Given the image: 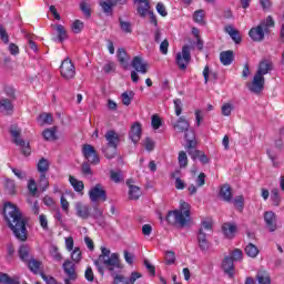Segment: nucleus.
I'll return each mask as SVG.
<instances>
[{"mask_svg":"<svg viewBox=\"0 0 284 284\" xmlns=\"http://www.w3.org/2000/svg\"><path fill=\"white\" fill-rule=\"evenodd\" d=\"M120 28L122 32L131 33L132 32V23L123 21L121 18L119 19Z\"/></svg>","mask_w":284,"mask_h":284,"instance_id":"obj_59","label":"nucleus"},{"mask_svg":"<svg viewBox=\"0 0 284 284\" xmlns=\"http://www.w3.org/2000/svg\"><path fill=\"white\" fill-rule=\"evenodd\" d=\"M42 136L44 141H57V126H53L51 129H45L42 132Z\"/></svg>","mask_w":284,"mask_h":284,"instance_id":"obj_34","label":"nucleus"},{"mask_svg":"<svg viewBox=\"0 0 284 284\" xmlns=\"http://www.w3.org/2000/svg\"><path fill=\"white\" fill-rule=\"evenodd\" d=\"M4 190L7 194L14 196V194H17V183L14 180L7 179L4 182Z\"/></svg>","mask_w":284,"mask_h":284,"instance_id":"obj_33","label":"nucleus"},{"mask_svg":"<svg viewBox=\"0 0 284 284\" xmlns=\"http://www.w3.org/2000/svg\"><path fill=\"white\" fill-rule=\"evenodd\" d=\"M110 176H111V181H113V183H121V172L111 171Z\"/></svg>","mask_w":284,"mask_h":284,"instance_id":"obj_64","label":"nucleus"},{"mask_svg":"<svg viewBox=\"0 0 284 284\" xmlns=\"http://www.w3.org/2000/svg\"><path fill=\"white\" fill-rule=\"evenodd\" d=\"M84 23L81 20H75L72 26H71V30L74 34H81V32H83V28H84Z\"/></svg>","mask_w":284,"mask_h":284,"instance_id":"obj_44","label":"nucleus"},{"mask_svg":"<svg viewBox=\"0 0 284 284\" xmlns=\"http://www.w3.org/2000/svg\"><path fill=\"white\" fill-rule=\"evenodd\" d=\"M3 93L6 94L4 99H9V101H17V90L14 87L6 85L3 88Z\"/></svg>","mask_w":284,"mask_h":284,"instance_id":"obj_37","label":"nucleus"},{"mask_svg":"<svg viewBox=\"0 0 284 284\" xmlns=\"http://www.w3.org/2000/svg\"><path fill=\"white\" fill-rule=\"evenodd\" d=\"M13 100L2 98L0 100V112H2L6 116H12L14 114V104Z\"/></svg>","mask_w":284,"mask_h":284,"instance_id":"obj_13","label":"nucleus"},{"mask_svg":"<svg viewBox=\"0 0 284 284\" xmlns=\"http://www.w3.org/2000/svg\"><path fill=\"white\" fill-rule=\"evenodd\" d=\"M270 72H272V62L262 60L258 64L256 74L264 77L265 74H270Z\"/></svg>","mask_w":284,"mask_h":284,"instance_id":"obj_25","label":"nucleus"},{"mask_svg":"<svg viewBox=\"0 0 284 284\" xmlns=\"http://www.w3.org/2000/svg\"><path fill=\"white\" fill-rule=\"evenodd\" d=\"M244 252L246 256H250V258H256L258 256V247L252 243H250L245 248Z\"/></svg>","mask_w":284,"mask_h":284,"instance_id":"obj_35","label":"nucleus"},{"mask_svg":"<svg viewBox=\"0 0 284 284\" xmlns=\"http://www.w3.org/2000/svg\"><path fill=\"white\" fill-rule=\"evenodd\" d=\"M239 227L234 223L225 222L222 224V232L226 239H234V233L237 232Z\"/></svg>","mask_w":284,"mask_h":284,"instance_id":"obj_23","label":"nucleus"},{"mask_svg":"<svg viewBox=\"0 0 284 284\" xmlns=\"http://www.w3.org/2000/svg\"><path fill=\"white\" fill-rule=\"evenodd\" d=\"M233 205L239 210V212H243V207H245V199L243 195H239L233 200Z\"/></svg>","mask_w":284,"mask_h":284,"instance_id":"obj_48","label":"nucleus"},{"mask_svg":"<svg viewBox=\"0 0 284 284\" xmlns=\"http://www.w3.org/2000/svg\"><path fill=\"white\" fill-rule=\"evenodd\" d=\"M256 281L258 284H272L270 273H267L266 271H257Z\"/></svg>","mask_w":284,"mask_h":284,"instance_id":"obj_32","label":"nucleus"},{"mask_svg":"<svg viewBox=\"0 0 284 284\" xmlns=\"http://www.w3.org/2000/svg\"><path fill=\"white\" fill-rule=\"evenodd\" d=\"M69 182L70 185H72L74 192H83V190H85V184L83 183V181L78 180L72 175L69 176Z\"/></svg>","mask_w":284,"mask_h":284,"instance_id":"obj_30","label":"nucleus"},{"mask_svg":"<svg viewBox=\"0 0 284 284\" xmlns=\"http://www.w3.org/2000/svg\"><path fill=\"white\" fill-rule=\"evenodd\" d=\"M126 185H129V199L131 201H139L141 199V187L132 184V180L126 181Z\"/></svg>","mask_w":284,"mask_h":284,"instance_id":"obj_20","label":"nucleus"},{"mask_svg":"<svg viewBox=\"0 0 284 284\" xmlns=\"http://www.w3.org/2000/svg\"><path fill=\"white\" fill-rule=\"evenodd\" d=\"M175 263H176V254H174V251H166L165 265H174Z\"/></svg>","mask_w":284,"mask_h":284,"instance_id":"obj_49","label":"nucleus"},{"mask_svg":"<svg viewBox=\"0 0 284 284\" xmlns=\"http://www.w3.org/2000/svg\"><path fill=\"white\" fill-rule=\"evenodd\" d=\"M222 270L227 274L229 278H234V260L230 256H225L222 260Z\"/></svg>","mask_w":284,"mask_h":284,"instance_id":"obj_15","label":"nucleus"},{"mask_svg":"<svg viewBox=\"0 0 284 284\" xmlns=\"http://www.w3.org/2000/svg\"><path fill=\"white\" fill-rule=\"evenodd\" d=\"M173 128L180 133L187 132L190 129V122H187V120H185L183 116H180L178 123L173 124Z\"/></svg>","mask_w":284,"mask_h":284,"instance_id":"obj_26","label":"nucleus"},{"mask_svg":"<svg viewBox=\"0 0 284 284\" xmlns=\"http://www.w3.org/2000/svg\"><path fill=\"white\" fill-rule=\"evenodd\" d=\"M60 74L62 79L70 81L77 75V68L72 63V59L65 58L60 65Z\"/></svg>","mask_w":284,"mask_h":284,"instance_id":"obj_7","label":"nucleus"},{"mask_svg":"<svg viewBox=\"0 0 284 284\" xmlns=\"http://www.w3.org/2000/svg\"><path fill=\"white\" fill-rule=\"evenodd\" d=\"M190 207V203L181 202L180 210L169 211L166 214V222L169 223V225L185 227V225L190 223V217L192 216Z\"/></svg>","mask_w":284,"mask_h":284,"instance_id":"obj_3","label":"nucleus"},{"mask_svg":"<svg viewBox=\"0 0 284 284\" xmlns=\"http://www.w3.org/2000/svg\"><path fill=\"white\" fill-rule=\"evenodd\" d=\"M131 65L135 72H140V74H148V69L150 68V64L143 61L141 55H135L131 62Z\"/></svg>","mask_w":284,"mask_h":284,"instance_id":"obj_11","label":"nucleus"},{"mask_svg":"<svg viewBox=\"0 0 284 284\" xmlns=\"http://www.w3.org/2000/svg\"><path fill=\"white\" fill-rule=\"evenodd\" d=\"M93 263L101 276L105 275V270L110 272L111 276H113V284H130V281H128L125 276L119 275L115 272V270H123V264H121L119 253L111 254L108 247L102 246L101 254L93 261Z\"/></svg>","mask_w":284,"mask_h":284,"instance_id":"obj_1","label":"nucleus"},{"mask_svg":"<svg viewBox=\"0 0 284 284\" xmlns=\"http://www.w3.org/2000/svg\"><path fill=\"white\" fill-rule=\"evenodd\" d=\"M89 199L92 203H97V201H108V192L103 190V186L98 183L89 191Z\"/></svg>","mask_w":284,"mask_h":284,"instance_id":"obj_8","label":"nucleus"},{"mask_svg":"<svg viewBox=\"0 0 284 284\" xmlns=\"http://www.w3.org/2000/svg\"><path fill=\"white\" fill-rule=\"evenodd\" d=\"M232 110H234V105L231 103H224L222 105V115L223 116H231L232 115Z\"/></svg>","mask_w":284,"mask_h":284,"instance_id":"obj_57","label":"nucleus"},{"mask_svg":"<svg viewBox=\"0 0 284 284\" xmlns=\"http://www.w3.org/2000/svg\"><path fill=\"white\" fill-rule=\"evenodd\" d=\"M81 174L83 176H92L93 172H92V168L90 166V163L88 162H83L81 165Z\"/></svg>","mask_w":284,"mask_h":284,"instance_id":"obj_53","label":"nucleus"},{"mask_svg":"<svg viewBox=\"0 0 284 284\" xmlns=\"http://www.w3.org/2000/svg\"><path fill=\"white\" fill-rule=\"evenodd\" d=\"M155 9L161 17H168V9L165 8V4H163V2H158Z\"/></svg>","mask_w":284,"mask_h":284,"instance_id":"obj_61","label":"nucleus"},{"mask_svg":"<svg viewBox=\"0 0 284 284\" xmlns=\"http://www.w3.org/2000/svg\"><path fill=\"white\" fill-rule=\"evenodd\" d=\"M75 212H77V216H79V219H83L84 221L90 219V206L79 202L75 205Z\"/></svg>","mask_w":284,"mask_h":284,"instance_id":"obj_21","label":"nucleus"},{"mask_svg":"<svg viewBox=\"0 0 284 284\" xmlns=\"http://www.w3.org/2000/svg\"><path fill=\"white\" fill-rule=\"evenodd\" d=\"M189 156H191L192 161H196V159H199V161L202 162L203 165H207V163H210V158H207L205 152L201 150H190Z\"/></svg>","mask_w":284,"mask_h":284,"instance_id":"obj_18","label":"nucleus"},{"mask_svg":"<svg viewBox=\"0 0 284 284\" xmlns=\"http://www.w3.org/2000/svg\"><path fill=\"white\" fill-rule=\"evenodd\" d=\"M192 62V45L185 44L182 47V51L176 53L175 63L179 70L185 72L187 65Z\"/></svg>","mask_w":284,"mask_h":284,"instance_id":"obj_5","label":"nucleus"},{"mask_svg":"<svg viewBox=\"0 0 284 284\" xmlns=\"http://www.w3.org/2000/svg\"><path fill=\"white\" fill-rule=\"evenodd\" d=\"M174 103V110H175V114L179 116L180 114H183V102L181 101V99H174L173 100Z\"/></svg>","mask_w":284,"mask_h":284,"instance_id":"obj_58","label":"nucleus"},{"mask_svg":"<svg viewBox=\"0 0 284 284\" xmlns=\"http://www.w3.org/2000/svg\"><path fill=\"white\" fill-rule=\"evenodd\" d=\"M81 258H83V253L81 252V248L74 247L71 253V260L73 263H81Z\"/></svg>","mask_w":284,"mask_h":284,"instance_id":"obj_46","label":"nucleus"},{"mask_svg":"<svg viewBox=\"0 0 284 284\" xmlns=\"http://www.w3.org/2000/svg\"><path fill=\"white\" fill-rule=\"evenodd\" d=\"M220 196L223 201L230 203L232 201V187L229 184L223 185L220 190Z\"/></svg>","mask_w":284,"mask_h":284,"instance_id":"obj_31","label":"nucleus"},{"mask_svg":"<svg viewBox=\"0 0 284 284\" xmlns=\"http://www.w3.org/2000/svg\"><path fill=\"white\" fill-rule=\"evenodd\" d=\"M55 30L58 32V41L63 43V41L68 39V31L65 30V27H63V24H57Z\"/></svg>","mask_w":284,"mask_h":284,"instance_id":"obj_36","label":"nucleus"},{"mask_svg":"<svg viewBox=\"0 0 284 284\" xmlns=\"http://www.w3.org/2000/svg\"><path fill=\"white\" fill-rule=\"evenodd\" d=\"M248 90L254 92V94H261V91L265 90V77L255 73Z\"/></svg>","mask_w":284,"mask_h":284,"instance_id":"obj_10","label":"nucleus"},{"mask_svg":"<svg viewBox=\"0 0 284 284\" xmlns=\"http://www.w3.org/2000/svg\"><path fill=\"white\" fill-rule=\"evenodd\" d=\"M28 267L33 272V274H37L39 270H41V262L36 260L34 257H31L28 261Z\"/></svg>","mask_w":284,"mask_h":284,"instance_id":"obj_41","label":"nucleus"},{"mask_svg":"<svg viewBox=\"0 0 284 284\" xmlns=\"http://www.w3.org/2000/svg\"><path fill=\"white\" fill-rule=\"evenodd\" d=\"M123 105H130L132 103V99H134V91L123 92L121 94Z\"/></svg>","mask_w":284,"mask_h":284,"instance_id":"obj_43","label":"nucleus"},{"mask_svg":"<svg viewBox=\"0 0 284 284\" xmlns=\"http://www.w3.org/2000/svg\"><path fill=\"white\" fill-rule=\"evenodd\" d=\"M2 214L16 239H18V241H28L27 222L24 221L19 206L14 205L12 202H7L4 203Z\"/></svg>","mask_w":284,"mask_h":284,"instance_id":"obj_2","label":"nucleus"},{"mask_svg":"<svg viewBox=\"0 0 284 284\" xmlns=\"http://www.w3.org/2000/svg\"><path fill=\"white\" fill-rule=\"evenodd\" d=\"M28 190L31 196H36L39 189H37V182L34 180H29Z\"/></svg>","mask_w":284,"mask_h":284,"instance_id":"obj_60","label":"nucleus"},{"mask_svg":"<svg viewBox=\"0 0 284 284\" xmlns=\"http://www.w3.org/2000/svg\"><path fill=\"white\" fill-rule=\"evenodd\" d=\"M193 21H195V23H205V13L203 10H197L194 12Z\"/></svg>","mask_w":284,"mask_h":284,"instance_id":"obj_52","label":"nucleus"},{"mask_svg":"<svg viewBox=\"0 0 284 284\" xmlns=\"http://www.w3.org/2000/svg\"><path fill=\"white\" fill-rule=\"evenodd\" d=\"M264 222L270 232H276L277 225H276V213L273 211H266L264 212Z\"/></svg>","mask_w":284,"mask_h":284,"instance_id":"obj_12","label":"nucleus"},{"mask_svg":"<svg viewBox=\"0 0 284 284\" xmlns=\"http://www.w3.org/2000/svg\"><path fill=\"white\" fill-rule=\"evenodd\" d=\"M220 61L222 65H232V63L234 62V51H222L220 53Z\"/></svg>","mask_w":284,"mask_h":284,"instance_id":"obj_24","label":"nucleus"},{"mask_svg":"<svg viewBox=\"0 0 284 284\" xmlns=\"http://www.w3.org/2000/svg\"><path fill=\"white\" fill-rule=\"evenodd\" d=\"M151 125L153 130H159V128L163 125V121L161 120V116H159L158 114L152 115Z\"/></svg>","mask_w":284,"mask_h":284,"instance_id":"obj_51","label":"nucleus"},{"mask_svg":"<svg viewBox=\"0 0 284 284\" xmlns=\"http://www.w3.org/2000/svg\"><path fill=\"white\" fill-rule=\"evenodd\" d=\"M40 121L45 123L47 125H52L54 119L52 118L51 113H42L39 115Z\"/></svg>","mask_w":284,"mask_h":284,"instance_id":"obj_56","label":"nucleus"},{"mask_svg":"<svg viewBox=\"0 0 284 284\" xmlns=\"http://www.w3.org/2000/svg\"><path fill=\"white\" fill-rule=\"evenodd\" d=\"M104 74H112V72H116V63L109 61L102 68Z\"/></svg>","mask_w":284,"mask_h":284,"instance_id":"obj_50","label":"nucleus"},{"mask_svg":"<svg viewBox=\"0 0 284 284\" xmlns=\"http://www.w3.org/2000/svg\"><path fill=\"white\" fill-rule=\"evenodd\" d=\"M0 283L2 284H21L19 276L10 277L8 273L0 272Z\"/></svg>","mask_w":284,"mask_h":284,"instance_id":"obj_28","label":"nucleus"},{"mask_svg":"<svg viewBox=\"0 0 284 284\" xmlns=\"http://www.w3.org/2000/svg\"><path fill=\"white\" fill-rule=\"evenodd\" d=\"M116 148L118 146H110V145H105L104 148H102V152L105 156V159H114V156H116Z\"/></svg>","mask_w":284,"mask_h":284,"instance_id":"obj_38","label":"nucleus"},{"mask_svg":"<svg viewBox=\"0 0 284 284\" xmlns=\"http://www.w3.org/2000/svg\"><path fill=\"white\" fill-rule=\"evenodd\" d=\"M142 128L141 123L135 122L132 124L131 130L129 131V138L133 143H138L141 141Z\"/></svg>","mask_w":284,"mask_h":284,"instance_id":"obj_16","label":"nucleus"},{"mask_svg":"<svg viewBox=\"0 0 284 284\" xmlns=\"http://www.w3.org/2000/svg\"><path fill=\"white\" fill-rule=\"evenodd\" d=\"M140 4L138 7V14H140V17H145V14H148V10H150V1L149 0H140Z\"/></svg>","mask_w":284,"mask_h":284,"instance_id":"obj_39","label":"nucleus"},{"mask_svg":"<svg viewBox=\"0 0 284 284\" xmlns=\"http://www.w3.org/2000/svg\"><path fill=\"white\" fill-rule=\"evenodd\" d=\"M104 139L106 141V145H109L110 148H119V143L121 142L119 133L114 130L106 131Z\"/></svg>","mask_w":284,"mask_h":284,"instance_id":"obj_14","label":"nucleus"},{"mask_svg":"<svg viewBox=\"0 0 284 284\" xmlns=\"http://www.w3.org/2000/svg\"><path fill=\"white\" fill-rule=\"evenodd\" d=\"M271 201L275 207H278V205H281V201H283V199L281 197V194L278 193V189H273L271 191Z\"/></svg>","mask_w":284,"mask_h":284,"instance_id":"obj_40","label":"nucleus"},{"mask_svg":"<svg viewBox=\"0 0 284 284\" xmlns=\"http://www.w3.org/2000/svg\"><path fill=\"white\" fill-rule=\"evenodd\" d=\"M80 10L83 12L87 19H90V17H92V10L90 9V4H88V2H81Z\"/></svg>","mask_w":284,"mask_h":284,"instance_id":"obj_55","label":"nucleus"},{"mask_svg":"<svg viewBox=\"0 0 284 284\" xmlns=\"http://www.w3.org/2000/svg\"><path fill=\"white\" fill-rule=\"evenodd\" d=\"M274 18L268 16L265 20H262L260 24L248 31V37H251L252 41L260 43L265 39V34H270V32H272V28H274Z\"/></svg>","mask_w":284,"mask_h":284,"instance_id":"obj_4","label":"nucleus"},{"mask_svg":"<svg viewBox=\"0 0 284 284\" xmlns=\"http://www.w3.org/2000/svg\"><path fill=\"white\" fill-rule=\"evenodd\" d=\"M100 6L105 14H112V8H114V2L103 1Z\"/></svg>","mask_w":284,"mask_h":284,"instance_id":"obj_54","label":"nucleus"},{"mask_svg":"<svg viewBox=\"0 0 284 284\" xmlns=\"http://www.w3.org/2000/svg\"><path fill=\"white\" fill-rule=\"evenodd\" d=\"M84 278L89 282V283H94V271H92V268L89 266L87 267L85 272H84Z\"/></svg>","mask_w":284,"mask_h":284,"instance_id":"obj_63","label":"nucleus"},{"mask_svg":"<svg viewBox=\"0 0 284 284\" xmlns=\"http://www.w3.org/2000/svg\"><path fill=\"white\" fill-rule=\"evenodd\" d=\"M82 154L92 165H99V163H101L97 149H94L92 144H84L82 148Z\"/></svg>","mask_w":284,"mask_h":284,"instance_id":"obj_9","label":"nucleus"},{"mask_svg":"<svg viewBox=\"0 0 284 284\" xmlns=\"http://www.w3.org/2000/svg\"><path fill=\"white\" fill-rule=\"evenodd\" d=\"M197 243L201 252H207L210 250V242L207 241V234L200 229L197 232Z\"/></svg>","mask_w":284,"mask_h":284,"instance_id":"obj_19","label":"nucleus"},{"mask_svg":"<svg viewBox=\"0 0 284 284\" xmlns=\"http://www.w3.org/2000/svg\"><path fill=\"white\" fill-rule=\"evenodd\" d=\"M9 132L13 139V143H16V145H20L22 149V154H24V156H30V144H26V141L21 139V129H19L18 125L12 124Z\"/></svg>","mask_w":284,"mask_h":284,"instance_id":"obj_6","label":"nucleus"},{"mask_svg":"<svg viewBox=\"0 0 284 284\" xmlns=\"http://www.w3.org/2000/svg\"><path fill=\"white\" fill-rule=\"evenodd\" d=\"M231 258H233V261H243V251H241V248L233 250Z\"/></svg>","mask_w":284,"mask_h":284,"instance_id":"obj_62","label":"nucleus"},{"mask_svg":"<svg viewBox=\"0 0 284 284\" xmlns=\"http://www.w3.org/2000/svg\"><path fill=\"white\" fill-rule=\"evenodd\" d=\"M39 187L41 192H45L48 187H50V182L48 181L45 174H40Z\"/></svg>","mask_w":284,"mask_h":284,"instance_id":"obj_47","label":"nucleus"},{"mask_svg":"<svg viewBox=\"0 0 284 284\" xmlns=\"http://www.w3.org/2000/svg\"><path fill=\"white\" fill-rule=\"evenodd\" d=\"M50 255L52 256L53 261H63V255H61V252H59V246L57 245H52L50 247Z\"/></svg>","mask_w":284,"mask_h":284,"instance_id":"obj_42","label":"nucleus"},{"mask_svg":"<svg viewBox=\"0 0 284 284\" xmlns=\"http://www.w3.org/2000/svg\"><path fill=\"white\" fill-rule=\"evenodd\" d=\"M224 31L226 32V34H229L232 39V41H234V43H241V41H243V38H241V32L236 29H234V26L232 24H227L224 28Z\"/></svg>","mask_w":284,"mask_h":284,"instance_id":"obj_22","label":"nucleus"},{"mask_svg":"<svg viewBox=\"0 0 284 284\" xmlns=\"http://www.w3.org/2000/svg\"><path fill=\"white\" fill-rule=\"evenodd\" d=\"M118 61L123 70H128L130 68V55H128V51L123 48L118 49Z\"/></svg>","mask_w":284,"mask_h":284,"instance_id":"obj_17","label":"nucleus"},{"mask_svg":"<svg viewBox=\"0 0 284 284\" xmlns=\"http://www.w3.org/2000/svg\"><path fill=\"white\" fill-rule=\"evenodd\" d=\"M18 255L20 257V260L23 261V263H28V261L30 258H32L30 256V246L26 245V244H22L19 250H18Z\"/></svg>","mask_w":284,"mask_h":284,"instance_id":"obj_29","label":"nucleus"},{"mask_svg":"<svg viewBox=\"0 0 284 284\" xmlns=\"http://www.w3.org/2000/svg\"><path fill=\"white\" fill-rule=\"evenodd\" d=\"M178 163L181 169L187 168V153H185V151L179 152Z\"/></svg>","mask_w":284,"mask_h":284,"instance_id":"obj_45","label":"nucleus"},{"mask_svg":"<svg viewBox=\"0 0 284 284\" xmlns=\"http://www.w3.org/2000/svg\"><path fill=\"white\" fill-rule=\"evenodd\" d=\"M37 170L40 174H48L50 171V161L45 158H41L37 163Z\"/></svg>","mask_w":284,"mask_h":284,"instance_id":"obj_27","label":"nucleus"}]
</instances>
